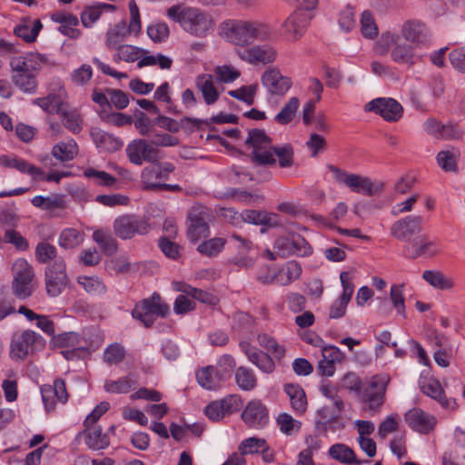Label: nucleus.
<instances>
[{
  "mask_svg": "<svg viewBox=\"0 0 465 465\" xmlns=\"http://www.w3.org/2000/svg\"><path fill=\"white\" fill-rule=\"evenodd\" d=\"M245 144L252 148L249 158L254 165H274L276 163L275 156L278 157L279 165L282 168H288L293 164L294 153L292 146L289 143L274 146L272 139L263 130H250Z\"/></svg>",
  "mask_w": 465,
  "mask_h": 465,
  "instance_id": "f257e3e1",
  "label": "nucleus"
},
{
  "mask_svg": "<svg viewBox=\"0 0 465 465\" xmlns=\"http://www.w3.org/2000/svg\"><path fill=\"white\" fill-rule=\"evenodd\" d=\"M220 34L228 42L246 46L255 40H264L270 34L267 25L257 21L228 20L221 24Z\"/></svg>",
  "mask_w": 465,
  "mask_h": 465,
  "instance_id": "f03ea898",
  "label": "nucleus"
},
{
  "mask_svg": "<svg viewBox=\"0 0 465 465\" xmlns=\"http://www.w3.org/2000/svg\"><path fill=\"white\" fill-rule=\"evenodd\" d=\"M167 16L182 26L192 35L204 37L213 30L214 20L213 16L198 8L175 5L167 9Z\"/></svg>",
  "mask_w": 465,
  "mask_h": 465,
  "instance_id": "7ed1b4c3",
  "label": "nucleus"
},
{
  "mask_svg": "<svg viewBox=\"0 0 465 465\" xmlns=\"http://www.w3.org/2000/svg\"><path fill=\"white\" fill-rule=\"evenodd\" d=\"M415 46L402 41L401 36L392 33L382 34L375 44V51L381 54L391 52V60L399 64L412 66L417 60Z\"/></svg>",
  "mask_w": 465,
  "mask_h": 465,
  "instance_id": "20e7f679",
  "label": "nucleus"
},
{
  "mask_svg": "<svg viewBox=\"0 0 465 465\" xmlns=\"http://www.w3.org/2000/svg\"><path fill=\"white\" fill-rule=\"evenodd\" d=\"M390 377L385 374L374 375L363 384L359 396L362 410L370 415L380 412L385 401Z\"/></svg>",
  "mask_w": 465,
  "mask_h": 465,
  "instance_id": "39448f33",
  "label": "nucleus"
},
{
  "mask_svg": "<svg viewBox=\"0 0 465 465\" xmlns=\"http://www.w3.org/2000/svg\"><path fill=\"white\" fill-rule=\"evenodd\" d=\"M169 312V305L163 302L159 293L154 292L150 298L143 299L134 305L132 316L149 328L153 325L157 317L165 318Z\"/></svg>",
  "mask_w": 465,
  "mask_h": 465,
  "instance_id": "423d86ee",
  "label": "nucleus"
},
{
  "mask_svg": "<svg viewBox=\"0 0 465 465\" xmlns=\"http://www.w3.org/2000/svg\"><path fill=\"white\" fill-rule=\"evenodd\" d=\"M12 273L13 294L20 300L29 298L35 290V272L32 265L25 259H17L13 263Z\"/></svg>",
  "mask_w": 465,
  "mask_h": 465,
  "instance_id": "0eeeda50",
  "label": "nucleus"
},
{
  "mask_svg": "<svg viewBox=\"0 0 465 465\" xmlns=\"http://www.w3.org/2000/svg\"><path fill=\"white\" fill-rule=\"evenodd\" d=\"M41 335L32 330L17 331L13 333L10 345V357L15 361H23L38 347H44Z\"/></svg>",
  "mask_w": 465,
  "mask_h": 465,
  "instance_id": "6e6552de",
  "label": "nucleus"
},
{
  "mask_svg": "<svg viewBox=\"0 0 465 465\" xmlns=\"http://www.w3.org/2000/svg\"><path fill=\"white\" fill-rule=\"evenodd\" d=\"M114 232L122 239H132L136 235H144L149 231V223L146 219L126 214L117 217L114 222Z\"/></svg>",
  "mask_w": 465,
  "mask_h": 465,
  "instance_id": "1a4fd4ad",
  "label": "nucleus"
},
{
  "mask_svg": "<svg viewBox=\"0 0 465 465\" xmlns=\"http://www.w3.org/2000/svg\"><path fill=\"white\" fill-rule=\"evenodd\" d=\"M68 278L63 259L55 260L45 272V289L50 297H57L66 288Z\"/></svg>",
  "mask_w": 465,
  "mask_h": 465,
  "instance_id": "9d476101",
  "label": "nucleus"
},
{
  "mask_svg": "<svg viewBox=\"0 0 465 465\" xmlns=\"http://www.w3.org/2000/svg\"><path fill=\"white\" fill-rule=\"evenodd\" d=\"M126 153L130 162L136 165L143 163H155L159 160V151L145 140H134L126 147Z\"/></svg>",
  "mask_w": 465,
  "mask_h": 465,
  "instance_id": "9b49d317",
  "label": "nucleus"
},
{
  "mask_svg": "<svg viewBox=\"0 0 465 465\" xmlns=\"http://www.w3.org/2000/svg\"><path fill=\"white\" fill-rule=\"evenodd\" d=\"M366 111L380 114L384 120L396 122L402 116V106L392 98H376L365 105Z\"/></svg>",
  "mask_w": 465,
  "mask_h": 465,
  "instance_id": "f8f14e48",
  "label": "nucleus"
},
{
  "mask_svg": "<svg viewBox=\"0 0 465 465\" xmlns=\"http://www.w3.org/2000/svg\"><path fill=\"white\" fill-rule=\"evenodd\" d=\"M312 17V13L296 9L282 24L284 34L293 41L298 40L305 33Z\"/></svg>",
  "mask_w": 465,
  "mask_h": 465,
  "instance_id": "ddd939ff",
  "label": "nucleus"
},
{
  "mask_svg": "<svg viewBox=\"0 0 465 465\" xmlns=\"http://www.w3.org/2000/svg\"><path fill=\"white\" fill-rule=\"evenodd\" d=\"M399 35L415 47L426 45L430 38L426 25L420 20H408L403 23Z\"/></svg>",
  "mask_w": 465,
  "mask_h": 465,
  "instance_id": "4468645a",
  "label": "nucleus"
},
{
  "mask_svg": "<svg viewBox=\"0 0 465 465\" xmlns=\"http://www.w3.org/2000/svg\"><path fill=\"white\" fill-rule=\"evenodd\" d=\"M242 419L248 427L255 430L262 429L269 421L268 410L261 401H251L243 410Z\"/></svg>",
  "mask_w": 465,
  "mask_h": 465,
  "instance_id": "2eb2a0df",
  "label": "nucleus"
},
{
  "mask_svg": "<svg viewBox=\"0 0 465 465\" xmlns=\"http://www.w3.org/2000/svg\"><path fill=\"white\" fill-rule=\"evenodd\" d=\"M423 219L420 215L407 216L395 222L391 227V233L396 239L401 241H410L422 229Z\"/></svg>",
  "mask_w": 465,
  "mask_h": 465,
  "instance_id": "dca6fc26",
  "label": "nucleus"
},
{
  "mask_svg": "<svg viewBox=\"0 0 465 465\" xmlns=\"http://www.w3.org/2000/svg\"><path fill=\"white\" fill-rule=\"evenodd\" d=\"M406 255L411 259L419 257H432L439 252L434 241H430L426 235H418L407 242L405 246Z\"/></svg>",
  "mask_w": 465,
  "mask_h": 465,
  "instance_id": "f3484780",
  "label": "nucleus"
},
{
  "mask_svg": "<svg viewBox=\"0 0 465 465\" xmlns=\"http://www.w3.org/2000/svg\"><path fill=\"white\" fill-rule=\"evenodd\" d=\"M262 84L270 94L283 95L292 86L290 78L283 76L276 68L266 70L262 76Z\"/></svg>",
  "mask_w": 465,
  "mask_h": 465,
  "instance_id": "a211bd4d",
  "label": "nucleus"
},
{
  "mask_svg": "<svg viewBox=\"0 0 465 465\" xmlns=\"http://www.w3.org/2000/svg\"><path fill=\"white\" fill-rule=\"evenodd\" d=\"M405 420L413 430L423 434L431 431L437 423L434 416L418 408L410 410L405 414Z\"/></svg>",
  "mask_w": 465,
  "mask_h": 465,
  "instance_id": "6ab92c4d",
  "label": "nucleus"
},
{
  "mask_svg": "<svg viewBox=\"0 0 465 465\" xmlns=\"http://www.w3.org/2000/svg\"><path fill=\"white\" fill-rule=\"evenodd\" d=\"M42 399L47 411L54 409L55 400L61 403H65L68 400L65 383L62 379H56L54 385H45L41 389Z\"/></svg>",
  "mask_w": 465,
  "mask_h": 465,
  "instance_id": "aec40b11",
  "label": "nucleus"
},
{
  "mask_svg": "<svg viewBox=\"0 0 465 465\" xmlns=\"http://www.w3.org/2000/svg\"><path fill=\"white\" fill-rule=\"evenodd\" d=\"M322 359L319 361L318 369L322 375L331 377L335 372V363H341L345 354L336 346H323L322 348Z\"/></svg>",
  "mask_w": 465,
  "mask_h": 465,
  "instance_id": "412c9836",
  "label": "nucleus"
},
{
  "mask_svg": "<svg viewBox=\"0 0 465 465\" xmlns=\"http://www.w3.org/2000/svg\"><path fill=\"white\" fill-rule=\"evenodd\" d=\"M45 58L40 54L30 53L25 55L15 56L10 61L12 73L38 72Z\"/></svg>",
  "mask_w": 465,
  "mask_h": 465,
  "instance_id": "4be33fe9",
  "label": "nucleus"
},
{
  "mask_svg": "<svg viewBox=\"0 0 465 465\" xmlns=\"http://www.w3.org/2000/svg\"><path fill=\"white\" fill-rule=\"evenodd\" d=\"M239 57L249 64H269L275 60V51L268 46H253L249 49L238 51Z\"/></svg>",
  "mask_w": 465,
  "mask_h": 465,
  "instance_id": "5701e85b",
  "label": "nucleus"
},
{
  "mask_svg": "<svg viewBox=\"0 0 465 465\" xmlns=\"http://www.w3.org/2000/svg\"><path fill=\"white\" fill-rule=\"evenodd\" d=\"M241 349L244 351L249 361L256 365L261 371L266 373H272L275 369L272 359L265 352L252 347L249 343L243 341L240 343Z\"/></svg>",
  "mask_w": 465,
  "mask_h": 465,
  "instance_id": "b1692460",
  "label": "nucleus"
},
{
  "mask_svg": "<svg viewBox=\"0 0 465 465\" xmlns=\"http://www.w3.org/2000/svg\"><path fill=\"white\" fill-rule=\"evenodd\" d=\"M90 135L95 145L104 152H116L122 148L124 143L121 139L99 128H92Z\"/></svg>",
  "mask_w": 465,
  "mask_h": 465,
  "instance_id": "393cba45",
  "label": "nucleus"
},
{
  "mask_svg": "<svg viewBox=\"0 0 465 465\" xmlns=\"http://www.w3.org/2000/svg\"><path fill=\"white\" fill-rule=\"evenodd\" d=\"M288 395L291 407L297 415L303 414L307 410V398L305 391L299 384L287 383L283 387Z\"/></svg>",
  "mask_w": 465,
  "mask_h": 465,
  "instance_id": "a878e982",
  "label": "nucleus"
},
{
  "mask_svg": "<svg viewBox=\"0 0 465 465\" xmlns=\"http://www.w3.org/2000/svg\"><path fill=\"white\" fill-rule=\"evenodd\" d=\"M31 203L37 208L50 212L53 216L57 215L54 213L55 211L64 210L67 206L65 198L62 194H52L46 197L36 195L31 200Z\"/></svg>",
  "mask_w": 465,
  "mask_h": 465,
  "instance_id": "bb28decb",
  "label": "nucleus"
},
{
  "mask_svg": "<svg viewBox=\"0 0 465 465\" xmlns=\"http://www.w3.org/2000/svg\"><path fill=\"white\" fill-rule=\"evenodd\" d=\"M196 87L201 91L204 102L210 105L213 104L219 98V93L214 86L212 74H200L195 79Z\"/></svg>",
  "mask_w": 465,
  "mask_h": 465,
  "instance_id": "cd10ccee",
  "label": "nucleus"
},
{
  "mask_svg": "<svg viewBox=\"0 0 465 465\" xmlns=\"http://www.w3.org/2000/svg\"><path fill=\"white\" fill-rule=\"evenodd\" d=\"M163 172L161 164L145 167L141 174L143 188L147 191H157L160 183L158 181L166 179Z\"/></svg>",
  "mask_w": 465,
  "mask_h": 465,
  "instance_id": "c85d7f7f",
  "label": "nucleus"
},
{
  "mask_svg": "<svg viewBox=\"0 0 465 465\" xmlns=\"http://www.w3.org/2000/svg\"><path fill=\"white\" fill-rule=\"evenodd\" d=\"M189 225L187 230L188 237L192 242H197L209 235V226L205 220L196 213H192L188 217Z\"/></svg>",
  "mask_w": 465,
  "mask_h": 465,
  "instance_id": "c756f323",
  "label": "nucleus"
},
{
  "mask_svg": "<svg viewBox=\"0 0 465 465\" xmlns=\"http://www.w3.org/2000/svg\"><path fill=\"white\" fill-rule=\"evenodd\" d=\"M0 164L8 168H14L21 173H26L34 176V178L40 177L44 174L43 171L30 164L28 162L20 158H9L7 156H0Z\"/></svg>",
  "mask_w": 465,
  "mask_h": 465,
  "instance_id": "7c9ffc66",
  "label": "nucleus"
},
{
  "mask_svg": "<svg viewBox=\"0 0 465 465\" xmlns=\"http://www.w3.org/2000/svg\"><path fill=\"white\" fill-rule=\"evenodd\" d=\"M78 153V146L74 139H69L65 142L56 143L52 150L53 156L61 161H71Z\"/></svg>",
  "mask_w": 465,
  "mask_h": 465,
  "instance_id": "2f4dec72",
  "label": "nucleus"
},
{
  "mask_svg": "<svg viewBox=\"0 0 465 465\" xmlns=\"http://www.w3.org/2000/svg\"><path fill=\"white\" fill-rule=\"evenodd\" d=\"M129 35L126 22L121 21L111 27L106 33V45L109 49L118 48Z\"/></svg>",
  "mask_w": 465,
  "mask_h": 465,
  "instance_id": "473e14b6",
  "label": "nucleus"
},
{
  "mask_svg": "<svg viewBox=\"0 0 465 465\" xmlns=\"http://www.w3.org/2000/svg\"><path fill=\"white\" fill-rule=\"evenodd\" d=\"M30 19L26 18L23 24L18 25L15 27L14 33L16 36L21 37L27 43H33L36 40V37L43 27V25L39 19L35 20L31 26L29 25Z\"/></svg>",
  "mask_w": 465,
  "mask_h": 465,
  "instance_id": "72a5a7b5",
  "label": "nucleus"
},
{
  "mask_svg": "<svg viewBox=\"0 0 465 465\" xmlns=\"http://www.w3.org/2000/svg\"><path fill=\"white\" fill-rule=\"evenodd\" d=\"M345 184L355 193H361L367 195H372L374 193L371 180L365 176L350 173L345 181Z\"/></svg>",
  "mask_w": 465,
  "mask_h": 465,
  "instance_id": "f704fd0d",
  "label": "nucleus"
},
{
  "mask_svg": "<svg viewBox=\"0 0 465 465\" xmlns=\"http://www.w3.org/2000/svg\"><path fill=\"white\" fill-rule=\"evenodd\" d=\"M85 443L90 449L99 450L109 446L110 441L107 434L102 433L101 428H86Z\"/></svg>",
  "mask_w": 465,
  "mask_h": 465,
  "instance_id": "c9c22d12",
  "label": "nucleus"
},
{
  "mask_svg": "<svg viewBox=\"0 0 465 465\" xmlns=\"http://www.w3.org/2000/svg\"><path fill=\"white\" fill-rule=\"evenodd\" d=\"M36 74L30 73H12V80L15 86L25 93L33 94L36 90Z\"/></svg>",
  "mask_w": 465,
  "mask_h": 465,
  "instance_id": "e433bc0d",
  "label": "nucleus"
},
{
  "mask_svg": "<svg viewBox=\"0 0 465 465\" xmlns=\"http://www.w3.org/2000/svg\"><path fill=\"white\" fill-rule=\"evenodd\" d=\"M329 455L342 463H354L360 465L362 461L358 460L354 454V451L344 444H334L329 450Z\"/></svg>",
  "mask_w": 465,
  "mask_h": 465,
  "instance_id": "4c0bfd02",
  "label": "nucleus"
},
{
  "mask_svg": "<svg viewBox=\"0 0 465 465\" xmlns=\"http://www.w3.org/2000/svg\"><path fill=\"white\" fill-rule=\"evenodd\" d=\"M235 382L241 390L250 391L256 387L257 378L252 370L241 366L235 371Z\"/></svg>",
  "mask_w": 465,
  "mask_h": 465,
  "instance_id": "58836bf2",
  "label": "nucleus"
},
{
  "mask_svg": "<svg viewBox=\"0 0 465 465\" xmlns=\"http://www.w3.org/2000/svg\"><path fill=\"white\" fill-rule=\"evenodd\" d=\"M423 392L432 399L437 400L443 408L454 409L456 402L452 400H448L444 396L443 390L438 381H429L426 385L423 386Z\"/></svg>",
  "mask_w": 465,
  "mask_h": 465,
  "instance_id": "ea45409f",
  "label": "nucleus"
},
{
  "mask_svg": "<svg viewBox=\"0 0 465 465\" xmlns=\"http://www.w3.org/2000/svg\"><path fill=\"white\" fill-rule=\"evenodd\" d=\"M94 241L100 246L106 255H113L117 252L118 244L116 240L102 230H96L93 233Z\"/></svg>",
  "mask_w": 465,
  "mask_h": 465,
  "instance_id": "a19ab883",
  "label": "nucleus"
},
{
  "mask_svg": "<svg viewBox=\"0 0 465 465\" xmlns=\"http://www.w3.org/2000/svg\"><path fill=\"white\" fill-rule=\"evenodd\" d=\"M58 114L64 127L72 133L78 134L82 130L83 120L75 110H68L64 104Z\"/></svg>",
  "mask_w": 465,
  "mask_h": 465,
  "instance_id": "79ce46f5",
  "label": "nucleus"
},
{
  "mask_svg": "<svg viewBox=\"0 0 465 465\" xmlns=\"http://www.w3.org/2000/svg\"><path fill=\"white\" fill-rule=\"evenodd\" d=\"M196 379L200 386L207 390H213L220 386L219 377L213 366H207L199 370L196 373Z\"/></svg>",
  "mask_w": 465,
  "mask_h": 465,
  "instance_id": "37998d69",
  "label": "nucleus"
},
{
  "mask_svg": "<svg viewBox=\"0 0 465 465\" xmlns=\"http://www.w3.org/2000/svg\"><path fill=\"white\" fill-rule=\"evenodd\" d=\"M299 105L300 100L297 97L290 98L282 110L275 115V121L280 124L291 123L296 114Z\"/></svg>",
  "mask_w": 465,
  "mask_h": 465,
  "instance_id": "c03bdc74",
  "label": "nucleus"
},
{
  "mask_svg": "<svg viewBox=\"0 0 465 465\" xmlns=\"http://www.w3.org/2000/svg\"><path fill=\"white\" fill-rule=\"evenodd\" d=\"M77 282L84 289V291L93 295H99L105 292L104 283L94 276H79Z\"/></svg>",
  "mask_w": 465,
  "mask_h": 465,
  "instance_id": "a18cd8bd",
  "label": "nucleus"
},
{
  "mask_svg": "<svg viewBox=\"0 0 465 465\" xmlns=\"http://www.w3.org/2000/svg\"><path fill=\"white\" fill-rule=\"evenodd\" d=\"M83 235L74 228L64 229L59 237V244L65 249H73L83 242Z\"/></svg>",
  "mask_w": 465,
  "mask_h": 465,
  "instance_id": "49530a36",
  "label": "nucleus"
},
{
  "mask_svg": "<svg viewBox=\"0 0 465 465\" xmlns=\"http://www.w3.org/2000/svg\"><path fill=\"white\" fill-rule=\"evenodd\" d=\"M114 60H123L128 63L139 60L143 54V50L130 45H119Z\"/></svg>",
  "mask_w": 465,
  "mask_h": 465,
  "instance_id": "de8ad7c7",
  "label": "nucleus"
},
{
  "mask_svg": "<svg viewBox=\"0 0 465 465\" xmlns=\"http://www.w3.org/2000/svg\"><path fill=\"white\" fill-rule=\"evenodd\" d=\"M276 422L280 430L285 435H292L299 431L302 425L299 420L293 419L286 412L280 413L276 419Z\"/></svg>",
  "mask_w": 465,
  "mask_h": 465,
  "instance_id": "09e8293b",
  "label": "nucleus"
},
{
  "mask_svg": "<svg viewBox=\"0 0 465 465\" xmlns=\"http://www.w3.org/2000/svg\"><path fill=\"white\" fill-rule=\"evenodd\" d=\"M403 284H393L391 287L390 300L397 311L403 318H406L405 299L403 296Z\"/></svg>",
  "mask_w": 465,
  "mask_h": 465,
  "instance_id": "8fccbe9b",
  "label": "nucleus"
},
{
  "mask_svg": "<svg viewBox=\"0 0 465 465\" xmlns=\"http://www.w3.org/2000/svg\"><path fill=\"white\" fill-rule=\"evenodd\" d=\"M134 384L135 382L130 377H123L117 381H107L104 387L110 393H127Z\"/></svg>",
  "mask_w": 465,
  "mask_h": 465,
  "instance_id": "3c124183",
  "label": "nucleus"
},
{
  "mask_svg": "<svg viewBox=\"0 0 465 465\" xmlns=\"http://www.w3.org/2000/svg\"><path fill=\"white\" fill-rule=\"evenodd\" d=\"M125 358V350L123 345L119 343H113L109 345L104 352V361L109 365L118 364Z\"/></svg>",
  "mask_w": 465,
  "mask_h": 465,
  "instance_id": "603ef678",
  "label": "nucleus"
},
{
  "mask_svg": "<svg viewBox=\"0 0 465 465\" xmlns=\"http://www.w3.org/2000/svg\"><path fill=\"white\" fill-rule=\"evenodd\" d=\"M56 254V247L46 241H42L36 245L35 257L41 263L54 260Z\"/></svg>",
  "mask_w": 465,
  "mask_h": 465,
  "instance_id": "864d4df0",
  "label": "nucleus"
},
{
  "mask_svg": "<svg viewBox=\"0 0 465 465\" xmlns=\"http://www.w3.org/2000/svg\"><path fill=\"white\" fill-rule=\"evenodd\" d=\"M35 103L38 104L44 111L49 114H59L64 105L60 97L57 95H48L44 98H37Z\"/></svg>",
  "mask_w": 465,
  "mask_h": 465,
  "instance_id": "5fc2aeb1",
  "label": "nucleus"
},
{
  "mask_svg": "<svg viewBox=\"0 0 465 465\" xmlns=\"http://www.w3.org/2000/svg\"><path fill=\"white\" fill-rule=\"evenodd\" d=\"M257 341L262 347L273 354L274 357L278 359L283 357L285 350L272 337L262 333L258 335Z\"/></svg>",
  "mask_w": 465,
  "mask_h": 465,
  "instance_id": "6e6d98bb",
  "label": "nucleus"
},
{
  "mask_svg": "<svg viewBox=\"0 0 465 465\" xmlns=\"http://www.w3.org/2000/svg\"><path fill=\"white\" fill-rule=\"evenodd\" d=\"M266 441L263 439L251 437L244 440L239 446L242 455L257 453L260 450H266Z\"/></svg>",
  "mask_w": 465,
  "mask_h": 465,
  "instance_id": "4d7b16f0",
  "label": "nucleus"
},
{
  "mask_svg": "<svg viewBox=\"0 0 465 465\" xmlns=\"http://www.w3.org/2000/svg\"><path fill=\"white\" fill-rule=\"evenodd\" d=\"M93 76V69L89 64H83L71 74V82L77 86H85Z\"/></svg>",
  "mask_w": 465,
  "mask_h": 465,
  "instance_id": "13d9d810",
  "label": "nucleus"
},
{
  "mask_svg": "<svg viewBox=\"0 0 465 465\" xmlns=\"http://www.w3.org/2000/svg\"><path fill=\"white\" fill-rule=\"evenodd\" d=\"M422 278L428 282L431 286L445 290L451 288L452 284L441 272L434 271H425Z\"/></svg>",
  "mask_w": 465,
  "mask_h": 465,
  "instance_id": "bf43d9fd",
  "label": "nucleus"
},
{
  "mask_svg": "<svg viewBox=\"0 0 465 465\" xmlns=\"http://www.w3.org/2000/svg\"><path fill=\"white\" fill-rule=\"evenodd\" d=\"M257 90V84H251L242 86L236 90H231L228 94L231 97L236 98L240 101L246 103L248 105H252L254 103V95Z\"/></svg>",
  "mask_w": 465,
  "mask_h": 465,
  "instance_id": "052dcab7",
  "label": "nucleus"
},
{
  "mask_svg": "<svg viewBox=\"0 0 465 465\" xmlns=\"http://www.w3.org/2000/svg\"><path fill=\"white\" fill-rule=\"evenodd\" d=\"M84 175L87 178L94 179V183L102 186H113L116 178L104 171H98L94 168H89L84 171Z\"/></svg>",
  "mask_w": 465,
  "mask_h": 465,
  "instance_id": "680f3d73",
  "label": "nucleus"
},
{
  "mask_svg": "<svg viewBox=\"0 0 465 465\" xmlns=\"http://www.w3.org/2000/svg\"><path fill=\"white\" fill-rule=\"evenodd\" d=\"M148 36L155 43H161L169 36V27L163 22H156L147 27Z\"/></svg>",
  "mask_w": 465,
  "mask_h": 465,
  "instance_id": "e2e57ef3",
  "label": "nucleus"
},
{
  "mask_svg": "<svg viewBox=\"0 0 465 465\" xmlns=\"http://www.w3.org/2000/svg\"><path fill=\"white\" fill-rule=\"evenodd\" d=\"M216 78L221 83H232L241 75L239 70L230 65H221L214 69Z\"/></svg>",
  "mask_w": 465,
  "mask_h": 465,
  "instance_id": "0e129e2a",
  "label": "nucleus"
},
{
  "mask_svg": "<svg viewBox=\"0 0 465 465\" xmlns=\"http://www.w3.org/2000/svg\"><path fill=\"white\" fill-rule=\"evenodd\" d=\"M4 238L5 242L13 244L19 251H26L29 247L27 240L14 229H6Z\"/></svg>",
  "mask_w": 465,
  "mask_h": 465,
  "instance_id": "69168bd1",
  "label": "nucleus"
},
{
  "mask_svg": "<svg viewBox=\"0 0 465 465\" xmlns=\"http://www.w3.org/2000/svg\"><path fill=\"white\" fill-rule=\"evenodd\" d=\"M225 243L223 238H213L201 243L197 250L199 252L206 254L208 256L216 255L222 251Z\"/></svg>",
  "mask_w": 465,
  "mask_h": 465,
  "instance_id": "338daca9",
  "label": "nucleus"
},
{
  "mask_svg": "<svg viewBox=\"0 0 465 465\" xmlns=\"http://www.w3.org/2000/svg\"><path fill=\"white\" fill-rule=\"evenodd\" d=\"M361 30L362 35L367 38H373L378 34V27L374 23L371 13L365 11L361 18Z\"/></svg>",
  "mask_w": 465,
  "mask_h": 465,
  "instance_id": "774afa93",
  "label": "nucleus"
}]
</instances>
